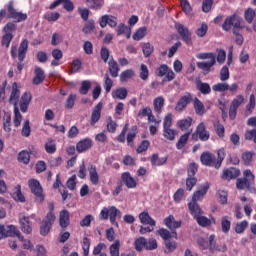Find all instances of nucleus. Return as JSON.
<instances>
[{
	"mask_svg": "<svg viewBox=\"0 0 256 256\" xmlns=\"http://www.w3.org/2000/svg\"><path fill=\"white\" fill-rule=\"evenodd\" d=\"M198 59H208V61L198 62L197 67L204 71V73H210L211 67L217 63V57L215 56V53H199L196 55Z\"/></svg>",
	"mask_w": 256,
	"mask_h": 256,
	"instance_id": "nucleus-1",
	"label": "nucleus"
},
{
	"mask_svg": "<svg viewBox=\"0 0 256 256\" xmlns=\"http://www.w3.org/2000/svg\"><path fill=\"white\" fill-rule=\"evenodd\" d=\"M117 215H121V211L117 209V207L115 206H110L109 208L104 207L100 212V219L102 221H107V219H110V223H112V225H118L116 221Z\"/></svg>",
	"mask_w": 256,
	"mask_h": 256,
	"instance_id": "nucleus-2",
	"label": "nucleus"
},
{
	"mask_svg": "<svg viewBox=\"0 0 256 256\" xmlns=\"http://www.w3.org/2000/svg\"><path fill=\"white\" fill-rule=\"evenodd\" d=\"M231 27H233V33H237V31L243 29V26L241 25V17L237 16V14H233L226 18L222 25L224 31H230Z\"/></svg>",
	"mask_w": 256,
	"mask_h": 256,
	"instance_id": "nucleus-3",
	"label": "nucleus"
},
{
	"mask_svg": "<svg viewBox=\"0 0 256 256\" xmlns=\"http://www.w3.org/2000/svg\"><path fill=\"white\" fill-rule=\"evenodd\" d=\"M231 27H233V33H237V31L243 29V26L241 25V17L237 16V14H233L226 18L222 25L224 31H230Z\"/></svg>",
	"mask_w": 256,
	"mask_h": 256,
	"instance_id": "nucleus-4",
	"label": "nucleus"
},
{
	"mask_svg": "<svg viewBox=\"0 0 256 256\" xmlns=\"http://www.w3.org/2000/svg\"><path fill=\"white\" fill-rule=\"evenodd\" d=\"M28 185L33 195H35L37 203H43V201H45V194L43 193L41 183H39L36 179H31L29 180Z\"/></svg>",
	"mask_w": 256,
	"mask_h": 256,
	"instance_id": "nucleus-5",
	"label": "nucleus"
},
{
	"mask_svg": "<svg viewBox=\"0 0 256 256\" xmlns=\"http://www.w3.org/2000/svg\"><path fill=\"white\" fill-rule=\"evenodd\" d=\"M8 19H13L15 23H21V21H27V14L18 12L13 8V2L7 4Z\"/></svg>",
	"mask_w": 256,
	"mask_h": 256,
	"instance_id": "nucleus-6",
	"label": "nucleus"
},
{
	"mask_svg": "<svg viewBox=\"0 0 256 256\" xmlns=\"http://www.w3.org/2000/svg\"><path fill=\"white\" fill-rule=\"evenodd\" d=\"M55 223V214L50 212L44 218L42 225L40 227V234L44 237L49 235V231H51V226Z\"/></svg>",
	"mask_w": 256,
	"mask_h": 256,
	"instance_id": "nucleus-7",
	"label": "nucleus"
},
{
	"mask_svg": "<svg viewBox=\"0 0 256 256\" xmlns=\"http://www.w3.org/2000/svg\"><path fill=\"white\" fill-rule=\"evenodd\" d=\"M209 137L210 134L207 129H205L204 123H200L197 126L195 133L192 134V139H194V141H197V139H200V141H209Z\"/></svg>",
	"mask_w": 256,
	"mask_h": 256,
	"instance_id": "nucleus-8",
	"label": "nucleus"
},
{
	"mask_svg": "<svg viewBox=\"0 0 256 256\" xmlns=\"http://www.w3.org/2000/svg\"><path fill=\"white\" fill-rule=\"evenodd\" d=\"M243 103H245V97H243V95H238L233 99L229 110L230 119H235L237 109H239Z\"/></svg>",
	"mask_w": 256,
	"mask_h": 256,
	"instance_id": "nucleus-9",
	"label": "nucleus"
},
{
	"mask_svg": "<svg viewBox=\"0 0 256 256\" xmlns=\"http://www.w3.org/2000/svg\"><path fill=\"white\" fill-rule=\"evenodd\" d=\"M158 77H166L167 81H173L175 79V72L166 64H162L156 71Z\"/></svg>",
	"mask_w": 256,
	"mask_h": 256,
	"instance_id": "nucleus-10",
	"label": "nucleus"
},
{
	"mask_svg": "<svg viewBox=\"0 0 256 256\" xmlns=\"http://www.w3.org/2000/svg\"><path fill=\"white\" fill-rule=\"evenodd\" d=\"M175 29L179 33V35L182 37L183 41L186 42L187 45H190L191 31H189V28H187L185 25L181 23H176Z\"/></svg>",
	"mask_w": 256,
	"mask_h": 256,
	"instance_id": "nucleus-11",
	"label": "nucleus"
},
{
	"mask_svg": "<svg viewBox=\"0 0 256 256\" xmlns=\"http://www.w3.org/2000/svg\"><path fill=\"white\" fill-rule=\"evenodd\" d=\"M19 221L21 225V230L23 233H26V235H31L33 228L31 227V221H29V217L20 214Z\"/></svg>",
	"mask_w": 256,
	"mask_h": 256,
	"instance_id": "nucleus-12",
	"label": "nucleus"
},
{
	"mask_svg": "<svg viewBox=\"0 0 256 256\" xmlns=\"http://www.w3.org/2000/svg\"><path fill=\"white\" fill-rule=\"evenodd\" d=\"M101 111H103V103H98L94 109L92 110L90 125H95L99 123V119H101Z\"/></svg>",
	"mask_w": 256,
	"mask_h": 256,
	"instance_id": "nucleus-13",
	"label": "nucleus"
},
{
	"mask_svg": "<svg viewBox=\"0 0 256 256\" xmlns=\"http://www.w3.org/2000/svg\"><path fill=\"white\" fill-rule=\"evenodd\" d=\"M207 191H209V183L201 185L200 189L194 192L192 202L197 203V201H201V199L207 195Z\"/></svg>",
	"mask_w": 256,
	"mask_h": 256,
	"instance_id": "nucleus-14",
	"label": "nucleus"
},
{
	"mask_svg": "<svg viewBox=\"0 0 256 256\" xmlns=\"http://www.w3.org/2000/svg\"><path fill=\"white\" fill-rule=\"evenodd\" d=\"M107 25L112 28L115 27L117 25V17L111 15L102 16L100 20V27H102V29H105Z\"/></svg>",
	"mask_w": 256,
	"mask_h": 256,
	"instance_id": "nucleus-15",
	"label": "nucleus"
},
{
	"mask_svg": "<svg viewBox=\"0 0 256 256\" xmlns=\"http://www.w3.org/2000/svg\"><path fill=\"white\" fill-rule=\"evenodd\" d=\"M191 94H186L184 96H182L176 106H175V111H183V109H185V107H187V105H189V103H191Z\"/></svg>",
	"mask_w": 256,
	"mask_h": 256,
	"instance_id": "nucleus-16",
	"label": "nucleus"
},
{
	"mask_svg": "<svg viewBox=\"0 0 256 256\" xmlns=\"http://www.w3.org/2000/svg\"><path fill=\"white\" fill-rule=\"evenodd\" d=\"M121 179L128 189H135L137 187V181L129 172L123 173Z\"/></svg>",
	"mask_w": 256,
	"mask_h": 256,
	"instance_id": "nucleus-17",
	"label": "nucleus"
},
{
	"mask_svg": "<svg viewBox=\"0 0 256 256\" xmlns=\"http://www.w3.org/2000/svg\"><path fill=\"white\" fill-rule=\"evenodd\" d=\"M209 249L210 251H219L220 253H225L227 251V245L220 244L218 246H215V235L209 236Z\"/></svg>",
	"mask_w": 256,
	"mask_h": 256,
	"instance_id": "nucleus-18",
	"label": "nucleus"
},
{
	"mask_svg": "<svg viewBox=\"0 0 256 256\" xmlns=\"http://www.w3.org/2000/svg\"><path fill=\"white\" fill-rule=\"evenodd\" d=\"M91 145H93V141L90 138H85L77 143L76 150L78 153H84V151L91 149Z\"/></svg>",
	"mask_w": 256,
	"mask_h": 256,
	"instance_id": "nucleus-19",
	"label": "nucleus"
},
{
	"mask_svg": "<svg viewBox=\"0 0 256 256\" xmlns=\"http://www.w3.org/2000/svg\"><path fill=\"white\" fill-rule=\"evenodd\" d=\"M240 173L237 168H229L223 171L222 179H227L228 181H230V179H237Z\"/></svg>",
	"mask_w": 256,
	"mask_h": 256,
	"instance_id": "nucleus-20",
	"label": "nucleus"
},
{
	"mask_svg": "<svg viewBox=\"0 0 256 256\" xmlns=\"http://www.w3.org/2000/svg\"><path fill=\"white\" fill-rule=\"evenodd\" d=\"M29 103H31V93L26 92L22 95L21 101H20V109L22 113H27Z\"/></svg>",
	"mask_w": 256,
	"mask_h": 256,
	"instance_id": "nucleus-21",
	"label": "nucleus"
},
{
	"mask_svg": "<svg viewBox=\"0 0 256 256\" xmlns=\"http://www.w3.org/2000/svg\"><path fill=\"white\" fill-rule=\"evenodd\" d=\"M188 209L195 219H197V217H199L200 215H203V210H201V207H199V204H197V202H189Z\"/></svg>",
	"mask_w": 256,
	"mask_h": 256,
	"instance_id": "nucleus-22",
	"label": "nucleus"
},
{
	"mask_svg": "<svg viewBox=\"0 0 256 256\" xmlns=\"http://www.w3.org/2000/svg\"><path fill=\"white\" fill-rule=\"evenodd\" d=\"M88 171L90 183H92V185H99V173H97V167L95 165H90Z\"/></svg>",
	"mask_w": 256,
	"mask_h": 256,
	"instance_id": "nucleus-23",
	"label": "nucleus"
},
{
	"mask_svg": "<svg viewBox=\"0 0 256 256\" xmlns=\"http://www.w3.org/2000/svg\"><path fill=\"white\" fill-rule=\"evenodd\" d=\"M164 224L166 225V227H168V229H171V231H173V229H179V227H181V221H176L175 217H173L172 215L165 218Z\"/></svg>",
	"mask_w": 256,
	"mask_h": 256,
	"instance_id": "nucleus-24",
	"label": "nucleus"
},
{
	"mask_svg": "<svg viewBox=\"0 0 256 256\" xmlns=\"http://www.w3.org/2000/svg\"><path fill=\"white\" fill-rule=\"evenodd\" d=\"M153 105L155 113H157V115H161L163 107L165 106V98H163V96H158L154 99Z\"/></svg>",
	"mask_w": 256,
	"mask_h": 256,
	"instance_id": "nucleus-25",
	"label": "nucleus"
},
{
	"mask_svg": "<svg viewBox=\"0 0 256 256\" xmlns=\"http://www.w3.org/2000/svg\"><path fill=\"white\" fill-rule=\"evenodd\" d=\"M108 71L111 75V77H119V64H117V61L110 59L108 62Z\"/></svg>",
	"mask_w": 256,
	"mask_h": 256,
	"instance_id": "nucleus-26",
	"label": "nucleus"
},
{
	"mask_svg": "<svg viewBox=\"0 0 256 256\" xmlns=\"http://www.w3.org/2000/svg\"><path fill=\"white\" fill-rule=\"evenodd\" d=\"M19 89H17V83H13L12 92L10 95V103L14 105V108H17V103H19Z\"/></svg>",
	"mask_w": 256,
	"mask_h": 256,
	"instance_id": "nucleus-27",
	"label": "nucleus"
},
{
	"mask_svg": "<svg viewBox=\"0 0 256 256\" xmlns=\"http://www.w3.org/2000/svg\"><path fill=\"white\" fill-rule=\"evenodd\" d=\"M138 217L142 225H149L150 227H155V221L149 216L148 212H142L139 214Z\"/></svg>",
	"mask_w": 256,
	"mask_h": 256,
	"instance_id": "nucleus-28",
	"label": "nucleus"
},
{
	"mask_svg": "<svg viewBox=\"0 0 256 256\" xmlns=\"http://www.w3.org/2000/svg\"><path fill=\"white\" fill-rule=\"evenodd\" d=\"M200 161L203 165L211 167V165H213V161H215V156L209 152H204L200 157Z\"/></svg>",
	"mask_w": 256,
	"mask_h": 256,
	"instance_id": "nucleus-29",
	"label": "nucleus"
},
{
	"mask_svg": "<svg viewBox=\"0 0 256 256\" xmlns=\"http://www.w3.org/2000/svg\"><path fill=\"white\" fill-rule=\"evenodd\" d=\"M158 233H159L160 237H162V239L164 241H169V239H171L172 237L174 239H177V232L176 231L169 232V230L161 228L158 231Z\"/></svg>",
	"mask_w": 256,
	"mask_h": 256,
	"instance_id": "nucleus-30",
	"label": "nucleus"
},
{
	"mask_svg": "<svg viewBox=\"0 0 256 256\" xmlns=\"http://www.w3.org/2000/svg\"><path fill=\"white\" fill-rule=\"evenodd\" d=\"M59 223H60V227H63L64 229L66 227H69V211L62 210L60 212Z\"/></svg>",
	"mask_w": 256,
	"mask_h": 256,
	"instance_id": "nucleus-31",
	"label": "nucleus"
},
{
	"mask_svg": "<svg viewBox=\"0 0 256 256\" xmlns=\"http://www.w3.org/2000/svg\"><path fill=\"white\" fill-rule=\"evenodd\" d=\"M151 165L155 167H161V165H165L167 163V157L159 158V155L153 154L150 158Z\"/></svg>",
	"mask_w": 256,
	"mask_h": 256,
	"instance_id": "nucleus-32",
	"label": "nucleus"
},
{
	"mask_svg": "<svg viewBox=\"0 0 256 256\" xmlns=\"http://www.w3.org/2000/svg\"><path fill=\"white\" fill-rule=\"evenodd\" d=\"M6 235L7 237H18V239H23V235L17 227L10 225L6 227Z\"/></svg>",
	"mask_w": 256,
	"mask_h": 256,
	"instance_id": "nucleus-33",
	"label": "nucleus"
},
{
	"mask_svg": "<svg viewBox=\"0 0 256 256\" xmlns=\"http://www.w3.org/2000/svg\"><path fill=\"white\" fill-rule=\"evenodd\" d=\"M28 48H29V42H27V40H23L18 50L19 61H23V59H25V55H27Z\"/></svg>",
	"mask_w": 256,
	"mask_h": 256,
	"instance_id": "nucleus-34",
	"label": "nucleus"
},
{
	"mask_svg": "<svg viewBox=\"0 0 256 256\" xmlns=\"http://www.w3.org/2000/svg\"><path fill=\"white\" fill-rule=\"evenodd\" d=\"M35 77L33 79L34 85H40V83H43L45 81V72L40 67H37L35 69Z\"/></svg>",
	"mask_w": 256,
	"mask_h": 256,
	"instance_id": "nucleus-35",
	"label": "nucleus"
},
{
	"mask_svg": "<svg viewBox=\"0 0 256 256\" xmlns=\"http://www.w3.org/2000/svg\"><path fill=\"white\" fill-rule=\"evenodd\" d=\"M191 123H193V119L191 117L178 120L177 127L181 129V131H187L191 127Z\"/></svg>",
	"mask_w": 256,
	"mask_h": 256,
	"instance_id": "nucleus-36",
	"label": "nucleus"
},
{
	"mask_svg": "<svg viewBox=\"0 0 256 256\" xmlns=\"http://www.w3.org/2000/svg\"><path fill=\"white\" fill-rule=\"evenodd\" d=\"M117 35H125L126 39H131V29L125 24H119L117 27Z\"/></svg>",
	"mask_w": 256,
	"mask_h": 256,
	"instance_id": "nucleus-37",
	"label": "nucleus"
},
{
	"mask_svg": "<svg viewBox=\"0 0 256 256\" xmlns=\"http://www.w3.org/2000/svg\"><path fill=\"white\" fill-rule=\"evenodd\" d=\"M133 77H135V71H133V69H127L120 74V81L121 83H127V81L133 79Z\"/></svg>",
	"mask_w": 256,
	"mask_h": 256,
	"instance_id": "nucleus-38",
	"label": "nucleus"
},
{
	"mask_svg": "<svg viewBox=\"0 0 256 256\" xmlns=\"http://www.w3.org/2000/svg\"><path fill=\"white\" fill-rule=\"evenodd\" d=\"M221 228L224 233L231 231V218H229V216H223L221 218Z\"/></svg>",
	"mask_w": 256,
	"mask_h": 256,
	"instance_id": "nucleus-39",
	"label": "nucleus"
},
{
	"mask_svg": "<svg viewBox=\"0 0 256 256\" xmlns=\"http://www.w3.org/2000/svg\"><path fill=\"white\" fill-rule=\"evenodd\" d=\"M12 197L15 201H19V203H25V196L21 192V185L15 187V192H13Z\"/></svg>",
	"mask_w": 256,
	"mask_h": 256,
	"instance_id": "nucleus-40",
	"label": "nucleus"
},
{
	"mask_svg": "<svg viewBox=\"0 0 256 256\" xmlns=\"http://www.w3.org/2000/svg\"><path fill=\"white\" fill-rule=\"evenodd\" d=\"M127 88H119L112 93L113 99H127Z\"/></svg>",
	"mask_w": 256,
	"mask_h": 256,
	"instance_id": "nucleus-41",
	"label": "nucleus"
},
{
	"mask_svg": "<svg viewBox=\"0 0 256 256\" xmlns=\"http://www.w3.org/2000/svg\"><path fill=\"white\" fill-rule=\"evenodd\" d=\"M175 135H177V131L173 128H163V137L168 141H175Z\"/></svg>",
	"mask_w": 256,
	"mask_h": 256,
	"instance_id": "nucleus-42",
	"label": "nucleus"
},
{
	"mask_svg": "<svg viewBox=\"0 0 256 256\" xmlns=\"http://www.w3.org/2000/svg\"><path fill=\"white\" fill-rule=\"evenodd\" d=\"M121 249V241L115 240L113 244L110 245L109 251L111 256H119V250Z\"/></svg>",
	"mask_w": 256,
	"mask_h": 256,
	"instance_id": "nucleus-43",
	"label": "nucleus"
},
{
	"mask_svg": "<svg viewBox=\"0 0 256 256\" xmlns=\"http://www.w3.org/2000/svg\"><path fill=\"white\" fill-rule=\"evenodd\" d=\"M18 161H19L20 163H24V165H28L29 161H31V155L29 154L28 151L22 150V151L18 154Z\"/></svg>",
	"mask_w": 256,
	"mask_h": 256,
	"instance_id": "nucleus-44",
	"label": "nucleus"
},
{
	"mask_svg": "<svg viewBox=\"0 0 256 256\" xmlns=\"http://www.w3.org/2000/svg\"><path fill=\"white\" fill-rule=\"evenodd\" d=\"M194 109H195L197 115L205 114V105H203V102H201V100H199L197 98L194 99Z\"/></svg>",
	"mask_w": 256,
	"mask_h": 256,
	"instance_id": "nucleus-45",
	"label": "nucleus"
},
{
	"mask_svg": "<svg viewBox=\"0 0 256 256\" xmlns=\"http://www.w3.org/2000/svg\"><path fill=\"white\" fill-rule=\"evenodd\" d=\"M147 244V239L145 237H139L134 241V247L136 251H141L142 249H145Z\"/></svg>",
	"mask_w": 256,
	"mask_h": 256,
	"instance_id": "nucleus-46",
	"label": "nucleus"
},
{
	"mask_svg": "<svg viewBox=\"0 0 256 256\" xmlns=\"http://www.w3.org/2000/svg\"><path fill=\"white\" fill-rule=\"evenodd\" d=\"M139 77L142 81L149 79V68L145 64L140 65Z\"/></svg>",
	"mask_w": 256,
	"mask_h": 256,
	"instance_id": "nucleus-47",
	"label": "nucleus"
},
{
	"mask_svg": "<svg viewBox=\"0 0 256 256\" xmlns=\"http://www.w3.org/2000/svg\"><path fill=\"white\" fill-rule=\"evenodd\" d=\"M46 153L53 154L57 151V145L55 144V140L49 139L45 144Z\"/></svg>",
	"mask_w": 256,
	"mask_h": 256,
	"instance_id": "nucleus-48",
	"label": "nucleus"
},
{
	"mask_svg": "<svg viewBox=\"0 0 256 256\" xmlns=\"http://www.w3.org/2000/svg\"><path fill=\"white\" fill-rule=\"evenodd\" d=\"M189 135H191V132L185 133L180 137L176 144L177 149H183L185 145H187V141H189Z\"/></svg>",
	"mask_w": 256,
	"mask_h": 256,
	"instance_id": "nucleus-49",
	"label": "nucleus"
},
{
	"mask_svg": "<svg viewBox=\"0 0 256 256\" xmlns=\"http://www.w3.org/2000/svg\"><path fill=\"white\" fill-rule=\"evenodd\" d=\"M218 155V159L217 162L215 164V168L219 169V167H221V163H223V160L225 159L227 153L225 152V148H220L217 152Z\"/></svg>",
	"mask_w": 256,
	"mask_h": 256,
	"instance_id": "nucleus-50",
	"label": "nucleus"
},
{
	"mask_svg": "<svg viewBox=\"0 0 256 256\" xmlns=\"http://www.w3.org/2000/svg\"><path fill=\"white\" fill-rule=\"evenodd\" d=\"M197 89L203 94V95H209L211 93V86L207 83L198 82L197 83Z\"/></svg>",
	"mask_w": 256,
	"mask_h": 256,
	"instance_id": "nucleus-51",
	"label": "nucleus"
},
{
	"mask_svg": "<svg viewBox=\"0 0 256 256\" xmlns=\"http://www.w3.org/2000/svg\"><path fill=\"white\" fill-rule=\"evenodd\" d=\"M75 101H77V94H70L65 102L66 109H73L75 107Z\"/></svg>",
	"mask_w": 256,
	"mask_h": 256,
	"instance_id": "nucleus-52",
	"label": "nucleus"
},
{
	"mask_svg": "<svg viewBox=\"0 0 256 256\" xmlns=\"http://www.w3.org/2000/svg\"><path fill=\"white\" fill-rule=\"evenodd\" d=\"M95 30V21L89 20L83 27L82 31L85 35H90Z\"/></svg>",
	"mask_w": 256,
	"mask_h": 256,
	"instance_id": "nucleus-53",
	"label": "nucleus"
},
{
	"mask_svg": "<svg viewBox=\"0 0 256 256\" xmlns=\"http://www.w3.org/2000/svg\"><path fill=\"white\" fill-rule=\"evenodd\" d=\"M59 17H61V14H59V12H46L44 14V19L49 22L58 21Z\"/></svg>",
	"mask_w": 256,
	"mask_h": 256,
	"instance_id": "nucleus-54",
	"label": "nucleus"
},
{
	"mask_svg": "<svg viewBox=\"0 0 256 256\" xmlns=\"http://www.w3.org/2000/svg\"><path fill=\"white\" fill-rule=\"evenodd\" d=\"M145 35H147V28L142 27L136 31V33L132 36V38L134 39V41H141V39H143Z\"/></svg>",
	"mask_w": 256,
	"mask_h": 256,
	"instance_id": "nucleus-55",
	"label": "nucleus"
},
{
	"mask_svg": "<svg viewBox=\"0 0 256 256\" xmlns=\"http://www.w3.org/2000/svg\"><path fill=\"white\" fill-rule=\"evenodd\" d=\"M248 225L249 223L246 220L237 223L235 226V233H238L239 235H241V233H245Z\"/></svg>",
	"mask_w": 256,
	"mask_h": 256,
	"instance_id": "nucleus-56",
	"label": "nucleus"
},
{
	"mask_svg": "<svg viewBox=\"0 0 256 256\" xmlns=\"http://www.w3.org/2000/svg\"><path fill=\"white\" fill-rule=\"evenodd\" d=\"M244 17L247 23L249 24L253 23V20L255 19V10H253L252 8L246 9L244 13Z\"/></svg>",
	"mask_w": 256,
	"mask_h": 256,
	"instance_id": "nucleus-57",
	"label": "nucleus"
},
{
	"mask_svg": "<svg viewBox=\"0 0 256 256\" xmlns=\"http://www.w3.org/2000/svg\"><path fill=\"white\" fill-rule=\"evenodd\" d=\"M196 221H197L198 225H200V227H209V225H211V220L202 215L197 216Z\"/></svg>",
	"mask_w": 256,
	"mask_h": 256,
	"instance_id": "nucleus-58",
	"label": "nucleus"
},
{
	"mask_svg": "<svg viewBox=\"0 0 256 256\" xmlns=\"http://www.w3.org/2000/svg\"><path fill=\"white\" fill-rule=\"evenodd\" d=\"M158 245H157V240L154 238H149L148 240H146V251H155V249H157Z\"/></svg>",
	"mask_w": 256,
	"mask_h": 256,
	"instance_id": "nucleus-59",
	"label": "nucleus"
},
{
	"mask_svg": "<svg viewBox=\"0 0 256 256\" xmlns=\"http://www.w3.org/2000/svg\"><path fill=\"white\" fill-rule=\"evenodd\" d=\"M90 89H91V81L85 80L81 83L79 92L81 93V95H87Z\"/></svg>",
	"mask_w": 256,
	"mask_h": 256,
	"instance_id": "nucleus-60",
	"label": "nucleus"
},
{
	"mask_svg": "<svg viewBox=\"0 0 256 256\" xmlns=\"http://www.w3.org/2000/svg\"><path fill=\"white\" fill-rule=\"evenodd\" d=\"M90 247H91V241L89 240V238L84 237L82 241V249H83L84 256H89Z\"/></svg>",
	"mask_w": 256,
	"mask_h": 256,
	"instance_id": "nucleus-61",
	"label": "nucleus"
},
{
	"mask_svg": "<svg viewBox=\"0 0 256 256\" xmlns=\"http://www.w3.org/2000/svg\"><path fill=\"white\" fill-rule=\"evenodd\" d=\"M244 180L247 181L248 184H252L255 181V175H253V172L251 170L247 169L243 172Z\"/></svg>",
	"mask_w": 256,
	"mask_h": 256,
	"instance_id": "nucleus-62",
	"label": "nucleus"
},
{
	"mask_svg": "<svg viewBox=\"0 0 256 256\" xmlns=\"http://www.w3.org/2000/svg\"><path fill=\"white\" fill-rule=\"evenodd\" d=\"M153 45H151V43H145L143 46H142V51H143V54H144V57H149L151 56V53H153Z\"/></svg>",
	"mask_w": 256,
	"mask_h": 256,
	"instance_id": "nucleus-63",
	"label": "nucleus"
},
{
	"mask_svg": "<svg viewBox=\"0 0 256 256\" xmlns=\"http://www.w3.org/2000/svg\"><path fill=\"white\" fill-rule=\"evenodd\" d=\"M229 79V67L223 66L220 70V81H228Z\"/></svg>",
	"mask_w": 256,
	"mask_h": 256,
	"instance_id": "nucleus-64",
	"label": "nucleus"
}]
</instances>
